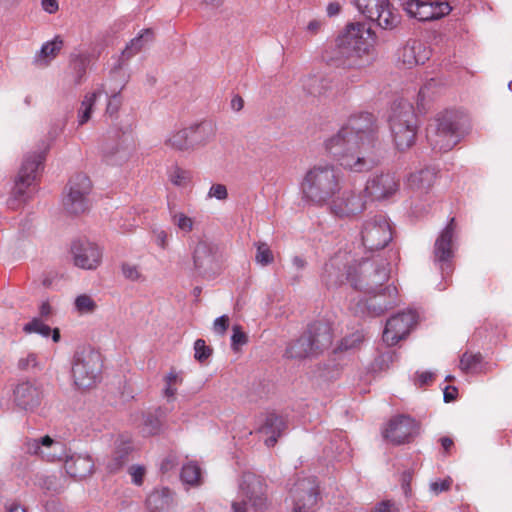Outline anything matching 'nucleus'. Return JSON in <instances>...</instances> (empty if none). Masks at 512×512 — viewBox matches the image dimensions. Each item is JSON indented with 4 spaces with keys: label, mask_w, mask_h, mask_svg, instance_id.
Wrapping results in <instances>:
<instances>
[{
    "label": "nucleus",
    "mask_w": 512,
    "mask_h": 512,
    "mask_svg": "<svg viewBox=\"0 0 512 512\" xmlns=\"http://www.w3.org/2000/svg\"><path fill=\"white\" fill-rule=\"evenodd\" d=\"M378 127L371 113L350 116L339 131L325 141L326 150L351 172H366L379 162Z\"/></svg>",
    "instance_id": "1"
},
{
    "label": "nucleus",
    "mask_w": 512,
    "mask_h": 512,
    "mask_svg": "<svg viewBox=\"0 0 512 512\" xmlns=\"http://www.w3.org/2000/svg\"><path fill=\"white\" fill-rule=\"evenodd\" d=\"M343 256L337 255L325 264L323 280L328 286H337L344 280L364 293H374L384 287L389 279V264L381 257L365 259L351 265L343 264Z\"/></svg>",
    "instance_id": "2"
},
{
    "label": "nucleus",
    "mask_w": 512,
    "mask_h": 512,
    "mask_svg": "<svg viewBox=\"0 0 512 512\" xmlns=\"http://www.w3.org/2000/svg\"><path fill=\"white\" fill-rule=\"evenodd\" d=\"M341 183V173L333 164H316L303 177L302 197L310 204L323 206L340 192Z\"/></svg>",
    "instance_id": "3"
},
{
    "label": "nucleus",
    "mask_w": 512,
    "mask_h": 512,
    "mask_svg": "<svg viewBox=\"0 0 512 512\" xmlns=\"http://www.w3.org/2000/svg\"><path fill=\"white\" fill-rule=\"evenodd\" d=\"M375 34L370 25L364 22L350 23L346 26L342 35L337 38L336 56L330 60L339 65L352 67L354 62L350 60L353 55L362 57L369 55L374 50Z\"/></svg>",
    "instance_id": "4"
},
{
    "label": "nucleus",
    "mask_w": 512,
    "mask_h": 512,
    "mask_svg": "<svg viewBox=\"0 0 512 512\" xmlns=\"http://www.w3.org/2000/svg\"><path fill=\"white\" fill-rule=\"evenodd\" d=\"M332 343L330 327L325 323H313L296 340L288 343L285 356L290 359H305L322 353Z\"/></svg>",
    "instance_id": "5"
},
{
    "label": "nucleus",
    "mask_w": 512,
    "mask_h": 512,
    "mask_svg": "<svg viewBox=\"0 0 512 512\" xmlns=\"http://www.w3.org/2000/svg\"><path fill=\"white\" fill-rule=\"evenodd\" d=\"M388 122L397 149L403 151L410 148L417 133V120L412 104L406 100L394 102Z\"/></svg>",
    "instance_id": "6"
},
{
    "label": "nucleus",
    "mask_w": 512,
    "mask_h": 512,
    "mask_svg": "<svg viewBox=\"0 0 512 512\" xmlns=\"http://www.w3.org/2000/svg\"><path fill=\"white\" fill-rule=\"evenodd\" d=\"M457 115L444 112L434 118L427 126L426 137L433 150L447 152L460 140Z\"/></svg>",
    "instance_id": "7"
},
{
    "label": "nucleus",
    "mask_w": 512,
    "mask_h": 512,
    "mask_svg": "<svg viewBox=\"0 0 512 512\" xmlns=\"http://www.w3.org/2000/svg\"><path fill=\"white\" fill-rule=\"evenodd\" d=\"M102 368L99 352L83 348L75 352L72 362V378L79 389L92 387L98 380Z\"/></svg>",
    "instance_id": "8"
},
{
    "label": "nucleus",
    "mask_w": 512,
    "mask_h": 512,
    "mask_svg": "<svg viewBox=\"0 0 512 512\" xmlns=\"http://www.w3.org/2000/svg\"><path fill=\"white\" fill-rule=\"evenodd\" d=\"M48 149L49 146L45 145V147L40 152L25 156L15 181V186L12 190L11 197L8 200V205L11 208L18 207L27 199L26 190L35 180L36 173L45 160V154Z\"/></svg>",
    "instance_id": "9"
},
{
    "label": "nucleus",
    "mask_w": 512,
    "mask_h": 512,
    "mask_svg": "<svg viewBox=\"0 0 512 512\" xmlns=\"http://www.w3.org/2000/svg\"><path fill=\"white\" fill-rule=\"evenodd\" d=\"M266 485L264 480L251 472L242 475L239 486V495L243 498L241 501H234L232 509L234 512H247L248 505L256 511H260L266 504Z\"/></svg>",
    "instance_id": "10"
},
{
    "label": "nucleus",
    "mask_w": 512,
    "mask_h": 512,
    "mask_svg": "<svg viewBox=\"0 0 512 512\" xmlns=\"http://www.w3.org/2000/svg\"><path fill=\"white\" fill-rule=\"evenodd\" d=\"M194 273L203 278H213L221 270V255L216 244L200 240L192 253Z\"/></svg>",
    "instance_id": "11"
},
{
    "label": "nucleus",
    "mask_w": 512,
    "mask_h": 512,
    "mask_svg": "<svg viewBox=\"0 0 512 512\" xmlns=\"http://www.w3.org/2000/svg\"><path fill=\"white\" fill-rule=\"evenodd\" d=\"M370 297L366 300H359L351 306L355 314L379 316L396 305L397 289L393 285L380 287L374 293H367Z\"/></svg>",
    "instance_id": "12"
},
{
    "label": "nucleus",
    "mask_w": 512,
    "mask_h": 512,
    "mask_svg": "<svg viewBox=\"0 0 512 512\" xmlns=\"http://www.w3.org/2000/svg\"><path fill=\"white\" fill-rule=\"evenodd\" d=\"M392 240L390 223L383 215L367 219L361 229V241L368 250L383 249Z\"/></svg>",
    "instance_id": "13"
},
{
    "label": "nucleus",
    "mask_w": 512,
    "mask_h": 512,
    "mask_svg": "<svg viewBox=\"0 0 512 512\" xmlns=\"http://www.w3.org/2000/svg\"><path fill=\"white\" fill-rule=\"evenodd\" d=\"M133 149L131 136L125 132L111 130L102 146L103 160L109 165H121L130 157Z\"/></svg>",
    "instance_id": "14"
},
{
    "label": "nucleus",
    "mask_w": 512,
    "mask_h": 512,
    "mask_svg": "<svg viewBox=\"0 0 512 512\" xmlns=\"http://www.w3.org/2000/svg\"><path fill=\"white\" fill-rule=\"evenodd\" d=\"M91 181L85 174L73 176L67 186V192L63 198V206L70 214H80L88 209V195L91 191Z\"/></svg>",
    "instance_id": "15"
},
{
    "label": "nucleus",
    "mask_w": 512,
    "mask_h": 512,
    "mask_svg": "<svg viewBox=\"0 0 512 512\" xmlns=\"http://www.w3.org/2000/svg\"><path fill=\"white\" fill-rule=\"evenodd\" d=\"M354 4L362 15L382 29L391 30L399 23L389 0H354Z\"/></svg>",
    "instance_id": "16"
},
{
    "label": "nucleus",
    "mask_w": 512,
    "mask_h": 512,
    "mask_svg": "<svg viewBox=\"0 0 512 512\" xmlns=\"http://www.w3.org/2000/svg\"><path fill=\"white\" fill-rule=\"evenodd\" d=\"M399 5L412 18L431 21L448 15L452 8L446 1L399 0Z\"/></svg>",
    "instance_id": "17"
},
{
    "label": "nucleus",
    "mask_w": 512,
    "mask_h": 512,
    "mask_svg": "<svg viewBox=\"0 0 512 512\" xmlns=\"http://www.w3.org/2000/svg\"><path fill=\"white\" fill-rule=\"evenodd\" d=\"M291 512H314L318 497L315 478H299L290 488Z\"/></svg>",
    "instance_id": "18"
},
{
    "label": "nucleus",
    "mask_w": 512,
    "mask_h": 512,
    "mask_svg": "<svg viewBox=\"0 0 512 512\" xmlns=\"http://www.w3.org/2000/svg\"><path fill=\"white\" fill-rule=\"evenodd\" d=\"M455 234V220L452 218L447 226L437 237L433 258L434 263L438 265L443 275H449L452 272V259L454 257L453 238Z\"/></svg>",
    "instance_id": "19"
},
{
    "label": "nucleus",
    "mask_w": 512,
    "mask_h": 512,
    "mask_svg": "<svg viewBox=\"0 0 512 512\" xmlns=\"http://www.w3.org/2000/svg\"><path fill=\"white\" fill-rule=\"evenodd\" d=\"M330 210L340 218H350L362 213L366 208L365 191L348 190L331 199Z\"/></svg>",
    "instance_id": "20"
},
{
    "label": "nucleus",
    "mask_w": 512,
    "mask_h": 512,
    "mask_svg": "<svg viewBox=\"0 0 512 512\" xmlns=\"http://www.w3.org/2000/svg\"><path fill=\"white\" fill-rule=\"evenodd\" d=\"M417 322V315L414 311L398 313L388 319L383 331V341L388 346L396 345L404 339Z\"/></svg>",
    "instance_id": "21"
},
{
    "label": "nucleus",
    "mask_w": 512,
    "mask_h": 512,
    "mask_svg": "<svg viewBox=\"0 0 512 512\" xmlns=\"http://www.w3.org/2000/svg\"><path fill=\"white\" fill-rule=\"evenodd\" d=\"M417 432L416 422L408 416H399L390 420L383 430V437L392 444L409 442Z\"/></svg>",
    "instance_id": "22"
},
{
    "label": "nucleus",
    "mask_w": 512,
    "mask_h": 512,
    "mask_svg": "<svg viewBox=\"0 0 512 512\" xmlns=\"http://www.w3.org/2000/svg\"><path fill=\"white\" fill-rule=\"evenodd\" d=\"M74 263L77 267L87 270L96 269L102 258L101 249L89 241H77L72 245Z\"/></svg>",
    "instance_id": "23"
},
{
    "label": "nucleus",
    "mask_w": 512,
    "mask_h": 512,
    "mask_svg": "<svg viewBox=\"0 0 512 512\" xmlns=\"http://www.w3.org/2000/svg\"><path fill=\"white\" fill-rule=\"evenodd\" d=\"M431 55L430 48L419 40H409L398 50L397 58L406 68L424 64Z\"/></svg>",
    "instance_id": "24"
},
{
    "label": "nucleus",
    "mask_w": 512,
    "mask_h": 512,
    "mask_svg": "<svg viewBox=\"0 0 512 512\" xmlns=\"http://www.w3.org/2000/svg\"><path fill=\"white\" fill-rule=\"evenodd\" d=\"M303 91L313 97L328 96L335 89H339V83L335 75L313 74L304 77L301 81Z\"/></svg>",
    "instance_id": "25"
},
{
    "label": "nucleus",
    "mask_w": 512,
    "mask_h": 512,
    "mask_svg": "<svg viewBox=\"0 0 512 512\" xmlns=\"http://www.w3.org/2000/svg\"><path fill=\"white\" fill-rule=\"evenodd\" d=\"M399 189V182L391 173H381L372 177L364 189L376 200L388 198L395 194Z\"/></svg>",
    "instance_id": "26"
},
{
    "label": "nucleus",
    "mask_w": 512,
    "mask_h": 512,
    "mask_svg": "<svg viewBox=\"0 0 512 512\" xmlns=\"http://www.w3.org/2000/svg\"><path fill=\"white\" fill-rule=\"evenodd\" d=\"M41 392L30 382H22L14 389V403L23 410H33L40 405Z\"/></svg>",
    "instance_id": "27"
},
{
    "label": "nucleus",
    "mask_w": 512,
    "mask_h": 512,
    "mask_svg": "<svg viewBox=\"0 0 512 512\" xmlns=\"http://www.w3.org/2000/svg\"><path fill=\"white\" fill-rule=\"evenodd\" d=\"M286 427L284 418L272 413L265 417L263 423L258 428V432L266 436L264 440L265 445L267 447H273Z\"/></svg>",
    "instance_id": "28"
},
{
    "label": "nucleus",
    "mask_w": 512,
    "mask_h": 512,
    "mask_svg": "<svg viewBox=\"0 0 512 512\" xmlns=\"http://www.w3.org/2000/svg\"><path fill=\"white\" fill-rule=\"evenodd\" d=\"M64 467L71 477L83 479L92 474L94 461L88 454H76L70 457L67 456Z\"/></svg>",
    "instance_id": "29"
},
{
    "label": "nucleus",
    "mask_w": 512,
    "mask_h": 512,
    "mask_svg": "<svg viewBox=\"0 0 512 512\" xmlns=\"http://www.w3.org/2000/svg\"><path fill=\"white\" fill-rule=\"evenodd\" d=\"M173 505V493L165 487L153 490L146 499L148 512H172Z\"/></svg>",
    "instance_id": "30"
},
{
    "label": "nucleus",
    "mask_w": 512,
    "mask_h": 512,
    "mask_svg": "<svg viewBox=\"0 0 512 512\" xmlns=\"http://www.w3.org/2000/svg\"><path fill=\"white\" fill-rule=\"evenodd\" d=\"M64 47L63 38L59 35L52 40L45 42L40 50L35 54L33 63L38 67L48 66L54 60Z\"/></svg>",
    "instance_id": "31"
},
{
    "label": "nucleus",
    "mask_w": 512,
    "mask_h": 512,
    "mask_svg": "<svg viewBox=\"0 0 512 512\" xmlns=\"http://www.w3.org/2000/svg\"><path fill=\"white\" fill-rule=\"evenodd\" d=\"M437 172L435 168L426 167L413 172L407 179L408 187L417 192H427L436 179Z\"/></svg>",
    "instance_id": "32"
},
{
    "label": "nucleus",
    "mask_w": 512,
    "mask_h": 512,
    "mask_svg": "<svg viewBox=\"0 0 512 512\" xmlns=\"http://www.w3.org/2000/svg\"><path fill=\"white\" fill-rule=\"evenodd\" d=\"M187 129L189 130L192 149L197 146L205 145L215 136V125L211 122H201L187 127Z\"/></svg>",
    "instance_id": "33"
},
{
    "label": "nucleus",
    "mask_w": 512,
    "mask_h": 512,
    "mask_svg": "<svg viewBox=\"0 0 512 512\" xmlns=\"http://www.w3.org/2000/svg\"><path fill=\"white\" fill-rule=\"evenodd\" d=\"M132 446L128 440L119 439L115 442V450L111 459L107 463V469L110 472H116L128 461V455Z\"/></svg>",
    "instance_id": "34"
},
{
    "label": "nucleus",
    "mask_w": 512,
    "mask_h": 512,
    "mask_svg": "<svg viewBox=\"0 0 512 512\" xmlns=\"http://www.w3.org/2000/svg\"><path fill=\"white\" fill-rule=\"evenodd\" d=\"M104 93L107 94V92L104 91V89L101 87L98 90L92 93H88L84 96L81 102V107L78 111L79 125H83L89 121V119L91 118L94 105L96 104L98 98Z\"/></svg>",
    "instance_id": "35"
},
{
    "label": "nucleus",
    "mask_w": 512,
    "mask_h": 512,
    "mask_svg": "<svg viewBox=\"0 0 512 512\" xmlns=\"http://www.w3.org/2000/svg\"><path fill=\"white\" fill-rule=\"evenodd\" d=\"M46 449L43 451V460L48 462L62 461L67 458L66 445L62 441L55 440L48 436V441L45 443Z\"/></svg>",
    "instance_id": "36"
},
{
    "label": "nucleus",
    "mask_w": 512,
    "mask_h": 512,
    "mask_svg": "<svg viewBox=\"0 0 512 512\" xmlns=\"http://www.w3.org/2000/svg\"><path fill=\"white\" fill-rule=\"evenodd\" d=\"M165 144L171 149L177 151L192 150V145L189 137V130L183 128L181 130L172 132L165 140Z\"/></svg>",
    "instance_id": "37"
},
{
    "label": "nucleus",
    "mask_w": 512,
    "mask_h": 512,
    "mask_svg": "<svg viewBox=\"0 0 512 512\" xmlns=\"http://www.w3.org/2000/svg\"><path fill=\"white\" fill-rule=\"evenodd\" d=\"M152 31L150 29L144 30L139 36L135 37L127 44L126 48L122 52V57L125 59H129L134 56L141 49L152 40Z\"/></svg>",
    "instance_id": "38"
},
{
    "label": "nucleus",
    "mask_w": 512,
    "mask_h": 512,
    "mask_svg": "<svg viewBox=\"0 0 512 512\" xmlns=\"http://www.w3.org/2000/svg\"><path fill=\"white\" fill-rule=\"evenodd\" d=\"M121 272L123 277L128 281L138 283L146 281V276L143 274L141 267L137 264L124 262L121 265Z\"/></svg>",
    "instance_id": "39"
},
{
    "label": "nucleus",
    "mask_w": 512,
    "mask_h": 512,
    "mask_svg": "<svg viewBox=\"0 0 512 512\" xmlns=\"http://www.w3.org/2000/svg\"><path fill=\"white\" fill-rule=\"evenodd\" d=\"M483 357L480 353H468L465 352L460 358L459 368L466 373L476 372L479 365L481 364Z\"/></svg>",
    "instance_id": "40"
},
{
    "label": "nucleus",
    "mask_w": 512,
    "mask_h": 512,
    "mask_svg": "<svg viewBox=\"0 0 512 512\" xmlns=\"http://www.w3.org/2000/svg\"><path fill=\"white\" fill-rule=\"evenodd\" d=\"M181 479L189 485H198L201 480V469L195 463H188L182 467Z\"/></svg>",
    "instance_id": "41"
},
{
    "label": "nucleus",
    "mask_w": 512,
    "mask_h": 512,
    "mask_svg": "<svg viewBox=\"0 0 512 512\" xmlns=\"http://www.w3.org/2000/svg\"><path fill=\"white\" fill-rule=\"evenodd\" d=\"M46 441H48V436H44L39 439H27L23 444V449L25 453L39 456L43 459V451L46 449Z\"/></svg>",
    "instance_id": "42"
},
{
    "label": "nucleus",
    "mask_w": 512,
    "mask_h": 512,
    "mask_svg": "<svg viewBox=\"0 0 512 512\" xmlns=\"http://www.w3.org/2000/svg\"><path fill=\"white\" fill-rule=\"evenodd\" d=\"M37 486L45 493H58L61 490V485L56 475L40 476L38 478Z\"/></svg>",
    "instance_id": "43"
},
{
    "label": "nucleus",
    "mask_w": 512,
    "mask_h": 512,
    "mask_svg": "<svg viewBox=\"0 0 512 512\" xmlns=\"http://www.w3.org/2000/svg\"><path fill=\"white\" fill-rule=\"evenodd\" d=\"M171 221L183 233H189L193 230L194 220L183 212H172Z\"/></svg>",
    "instance_id": "44"
},
{
    "label": "nucleus",
    "mask_w": 512,
    "mask_h": 512,
    "mask_svg": "<svg viewBox=\"0 0 512 512\" xmlns=\"http://www.w3.org/2000/svg\"><path fill=\"white\" fill-rule=\"evenodd\" d=\"M74 305L75 309L80 314H91L97 308L96 302L89 295L86 294L77 296Z\"/></svg>",
    "instance_id": "45"
},
{
    "label": "nucleus",
    "mask_w": 512,
    "mask_h": 512,
    "mask_svg": "<svg viewBox=\"0 0 512 512\" xmlns=\"http://www.w3.org/2000/svg\"><path fill=\"white\" fill-rule=\"evenodd\" d=\"M23 330L26 333H37L43 337H48L51 333V328L38 318H34L25 324Z\"/></svg>",
    "instance_id": "46"
},
{
    "label": "nucleus",
    "mask_w": 512,
    "mask_h": 512,
    "mask_svg": "<svg viewBox=\"0 0 512 512\" xmlns=\"http://www.w3.org/2000/svg\"><path fill=\"white\" fill-rule=\"evenodd\" d=\"M255 260L262 266L269 265L274 261L273 253L268 244L263 242L257 244Z\"/></svg>",
    "instance_id": "47"
},
{
    "label": "nucleus",
    "mask_w": 512,
    "mask_h": 512,
    "mask_svg": "<svg viewBox=\"0 0 512 512\" xmlns=\"http://www.w3.org/2000/svg\"><path fill=\"white\" fill-rule=\"evenodd\" d=\"M169 179L175 186L184 187L190 181V173L179 167H174L169 172Z\"/></svg>",
    "instance_id": "48"
},
{
    "label": "nucleus",
    "mask_w": 512,
    "mask_h": 512,
    "mask_svg": "<svg viewBox=\"0 0 512 512\" xmlns=\"http://www.w3.org/2000/svg\"><path fill=\"white\" fill-rule=\"evenodd\" d=\"M194 357L199 362H204L207 360L211 354L212 349L206 345L203 339H197L194 343Z\"/></svg>",
    "instance_id": "49"
},
{
    "label": "nucleus",
    "mask_w": 512,
    "mask_h": 512,
    "mask_svg": "<svg viewBox=\"0 0 512 512\" xmlns=\"http://www.w3.org/2000/svg\"><path fill=\"white\" fill-rule=\"evenodd\" d=\"M73 68L76 72L75 83L80 84L82 82L83 76L86 72L87 65V57L84 55H77L73 60Z\"/></svg>",
    "instance_id": "50"
},
{
    "label": "nucleus",
    "mask_w": 512,
    "mask_h": 512,
    "mask_svg": "<svg viewBox=\"0 0 512 512\" xmlns=\"http://www.w3.org/2000/svg\"><path fill=\"white\" fill-rule=\"evenodd\" d=\"M124 85H122L119 90H113L111 91V96L108 99L107 107H106V113L110 116H113L116 114L121 106V97H120V91Z\"/></svg>",
    "instance_id": "51"
},
{
    "label": "nucleus",
    "mask_w": 512,
    "mask_h": 512,
    "mask_svg": "<svg viewBox=\"0 0 512 512\" xmlns=\"http://www.w3.org/2000/svg\"><path fill=\"white\" fill-rule=\"evenodd\" d=\"M231 346L233 350H238L239 346L247 343V335L242 331L239 325H234L232 328Z\"/></svg>",
    "instance_id": "52"
},
{
    "label": "nucleus",
    "mask_w": 512,
    "mask_h": 512,
    "mask_svg": "<svg viewBox=\"0 0 512 512\" xmlns=\"http://www.w3.org/2000/svg\"><path fill=\"white\" fill-rule=\"evenodd\" d=\"M362 339H363L362 334L360 332H355V333L351 334L350 336L342 339V341L339 345V349L340 350L353 349V348L357 347V345L359 343L362 342Z\"/></svg>",
    "instance_id": "53"
},
{
    "label": "nucleus",
    "mask_w": 512,
    "mask_h": 512,
    "mask_svg": "<svg viewBox=\"0 0 512 512\" xmlns=\"http://www.w3.org/2000/svg\"><path fill=\"white\" fill-rule=\"evenodd\" d=\"M227 196V188L223 184H213L208 192L209 198H216L218 200H225Z\"/></svg>",
    "instance_id": "54"
},
{
    "label": "nucleus",
    "mask_w": 512,
    "mask_h": 512,
    "mask_svg": "<svg viewBox=\"0 0 512 512\" xmlns=\"http://www.w3.org/2000/svg\"><path fill=\"white\" fill-rule=\"evenodd\" d=\"M229 327V317L222 315L214 320L213 330L218 335H224Z\"/></svg>",
    "instance_id": "55"
},
{
    "label": "nucleus",
    "mask_w": 512,
    "mask_h": 512,
    "mask_svg": "<svg viewBox=\"0 0 512 512\" xmlns=\"http://www.w3.org/2000/svg\"><path fill=\"white\" fill-rule=\"evenodd\" d=\"M129 473L132 477V481L136 485H141L143 483V477L145 475V469L142 466L134 465L129 468Z\"/></svg>",
    "instance_id": "56"
},
{
    "label": "nucleus",
    "mask_w": 512,
    "mask_h": 512,
    "mask_svg": "<svg viewBox=\"0 0 512 512\" xmlns=\"http://www.w3.org/2000/svg\"><path fill=\"white\" fill-rule=\"evenodd\" d=\"M18 366L22 370H28L30 368H34L37 366V356L36 354L30 353L26 357H23L19 360Z\"/></svg>",
    "instance_id": "57"
},
{
    "label": "nucleus",
    "mask_w": 512,
    "mask_h": 512,
    "mask_svg": "<svg viewBox=\"0 0 512 512\" xmlns=\"http://www.w3.org/2000/svg\"><path fill=\"white\" fill-rule=\"evenodd\" d=\"M451 486V480L450 479H444L432 482L430 484L431 491L438 495L439 493H442L444 491H447Z\"/></svg>",
    "instance_id": "58"
},
{
    "label": "nucleus",
    "mask_w": 512,
    "mask_h": 512,
    "mask_svg": "<svg viewBox=\"0 0 512 512\" xmlns=\"http://www.w3.org/2000/svg\"><path fill=\"white\" fill-rule=\"evenodd\" d=\"M154 237H155V242L159 247H161L162 249L167 248L168 235L164 230H162V229L155 230Z\"/></svg>",
    "instance_id": "59"
},
{
    "label": "nucleus",
    "mask_w": 512,
    "mask_h": 512,
    "mask_svg": "<svg viewBox=\"0 0 512 512\" xmlns=\"http://www.w3.org/2000/svg\"><path fill=\"white\" fill-rule=\"evenodd\" d=\"M434 379V373L430 371L421 372L417 377V385L422 387L430 384Z\"/></svg>",
    "instance_id": "60"
},
{
    "label": "nucleus",
    "mask_w": 512,
    "mask_h": 512,
    "mask_svg": "<svg viewBox=\"0 0 512 512\" xmlns=\"http://www.w3.org/2000/svg\"><path fill=\"white\" fill-rule=\"evenodd\" d=\"M306 261L299 257V256H294L292 258V261H291V267L290 269L293 271V272H303V270L305 269L306 267Z\"/></svg>",
    "instance_id": "61"
},
{
    "label": "nucleus",
    "mask_w": 512,
    "mask_h": 512,
    "mask_svg": "<svg viewBox=\"0 0 512 512\" xmlns=\"http://www.w3.org/2000/svg\"><path fill=\"white\" fill-rule=\"evenodd\" d=\"M372 512H397V508L393 502L384 501L376 506Z\"/></svg>",
    "instance_id": "62"
},
{
    "label": "nucleus",
    "mask_w": 512,
    "mask_h": 512,
    "mask_svg": "<svg viewBox=\"0 0 512 512\" xmlns=\"http://www.w3.org/2000/svg\"><path fill=\"white\" fill-rule=\"evenodd\" d=\"M458 390L455 386H446L444 389V401L451 402L457 398Z\"/></svg>",
    "instance_id": "63"
},
{
    "label": "nucleus",
    "mask_w": 512,
    "mask_h": 512,
    "mask_svg": "<svg viewBox=\"0 0 512 512\" xmlns=\"http://www.w3.org/2000/svg\"><path fill=\"white\" fill-rule=\"evenodd\" d=\"M183 381L182 377L174 370H171L166 376H165V383H171V385L177 386L178 384H181Z\"/></svg>",
    "instance_id": "64"
}]
</instances>
